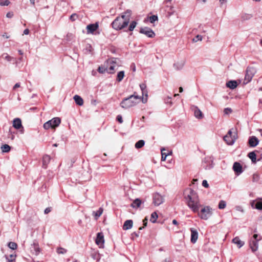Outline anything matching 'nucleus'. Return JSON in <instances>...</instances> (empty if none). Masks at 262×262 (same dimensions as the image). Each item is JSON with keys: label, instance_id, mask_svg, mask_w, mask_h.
I'll return each mask as SVG.
<instances>
[{"label": "nucleus", "instance_id": "obj_62", "mask_svg": "<svg viewBox=\"0 0 262 262\" xmlns=\"http://www.w3.org/2000/svg\"><path fill=\"white\" fill-rule=\"evenodd\" d=\"M3 36L4 37H6V38H9V36H8L7 33H4L3 35Z\"/></svg>", "mask_w": 262, "mask_h": 262}, {"label": "nucleus", "instance_id": "obj_23", "mask_svg": "<svg viewBox=\"0 0 262 262\" xmlns=\"http://www.w3.org/2000/svg\"><path fill=\"white\" fill-rule=\"evenodd\" d=\"M226 86L233 90L237 87V83L235 80H230L226 83Z\"/></svg>", "mask_w": 262, "mask_h": 262}, {"label": "nucleus", "instance_id": "obj_37", "mask_svg": "<svg viewBox=\"0 0 262 262\" xmlns=\"http://www.w3.org/2000/svg\"><path fill=\"white\" fill-rule=\"evenodd\" d=\"M92 257L94 259L96 260L97 261H99L100 259V255L99 253L94 252L92 254Z\"/></svg>", "mask_w": 262, "mask_h": 262}, {"label": "nucleus", "instance_id": "obj_5", "mask_svg": "<svg viewBox=\"0 0 262 262\" xmlns=\"http://www.w3.org/2000/svg\"><path fill=\"white\" fill-rule=\"evenodd\" d=\"M212 209L209 206H205L200 212H198V215L203 220H207L211 215Z\"/></svg>", "mask_w": 262, "mask_h": 262}, {"label": "nucleus", "instance_id": "obj_55", "mask_svg": "<svg viewBox=\"0 0 262 262\" xmlns=\"http://www.w3.org/2000/svg\"><path fill=\"white\" fill-rule=\"evenodd\" d=\"M258 237V234H254L253 237L254 238V241H257L258 242L259 240L261 239V237H260L259 238H257Z\"/></svg>", "mask_w": 262, "mask_h": 262}, {"label": "nucleus", "instance_id": "obj_16", "mask_svg": "<svg viewBox=\"0 0 262 262\" xmlns=\"http://www.w3.org/2000/svg\"><path fill=\"white\" fill-rule=\"evenodd\" d=\"M13 126L17 129L20 128H23L21 120L18 118H15L13 121Z\"/></svg>", "mask_w": 262, "mask_h": 262}, {"label": "nucleus", "instance_id": "obj_29", "mask_svg": "<svg viewBox=\"0 0 262 262\" xmlns=\"http://www.w3.org/2000/svg\"><path fill=\"white\" fill-rule=\"evenodd\" d=\"M141 204V201L139 199H135L133 203L131 204V206L133 208L139 207Z\"/></svg>", "mask_w": 262, "mask_h": 262}, {"label": "nucleus", "instance_id": "obj_46", "mask_svg": "<svg viewBox=\"0 0 262 262\" xmlns=\"http://www.w3.org/2000/svg\"><path fill=\"white\" fill-rule=\"evenodd\" d=\"M70 19L71 21H73L76 20L78 18V15L76 13L72 14L70 16Z\"/></svg>", "mask_w": 262, "mask_h": 262}, {"label": "nucleus", "instance_id": "obj_6", "mask_svg": "<svg viewBox=\"0 0 262 262\" xmlns=\"http://www.w3.org/2000/svg\"><path fill=\"white\" fill-rule=\"evenodd\" d=\"M237 137V134L235 133L234 135H232V129H230L228 134L224 137V140L228 145H232L234 143Z\"/></svg>", "mask_w": 262, "mask_h": 262}, {"label": "nucleus", "instance_id": "obj_48", "mask_svg": "<svg viewBox=\"0 0 262 262\" xmlns=\"http://www.w3.org/2000/svg\"><path fill=\"white\" fill-rule=\"evenodd\" d=\"M115 67V66L114 65L110 66V67L107 68V72L110 73H113Z\"/></svg>", "mask_w": 262, "mask_h": 262}, {"label": "nucleus", "instance_id": "obj_13", "mask_svg": "<svg viewBox=\"0 0 262 262\" xmlns=\"http://www.w3.org/2000/svg\"><path fill=\"white\" fill-rule=\"evenodd\" d=\"M194 112V116L198 119H202L203 117V115L201 111L196 106H193L191 107Z\"/></svg>", "mask_w": 262, "mask_h": 262}, {"label": "nucleus", "instance_id": "obj_33", "mask_svg": "<svg viewBox=\"0 0 262 262\" xmlns=\"http://www.w3.org/2000/svg\"><path fill=\"white\" fill-rule=\"evenodd\" d=\"M103 209L102 208H100L96 212H94L93 214L95 216L96 219H97L102 214Z\"/></svg>", "mask_w": 262, "mask_h": 262}, {"label": "nucleus", "instance_id": "obj_1", "mask_svg": "<svg viewBox=\"0 0 262 262\" xmlns=\"http://www.w3.org/2000/svg\"><path fill=\"white\" fill-rule=\"evenodd\" d=\"M185 199L187 201V205L188 207L193 212H198L201 206V204L196 192L191 188L186 189Z\"/></svg>", "mask_w": 262, "mask_h": 262}, {"label": "nucleus", "instance_id": "obj_44", "mask_svg": "<svg viewBox=\"0 0 262 262\" xmlns=\"http://www.w3.org/2000/svg\"><path fill=\"white\" fill-rule=\"evenodd\" d=\"M165 150L164 149L161 150V154H162L161 160L162 161H165L166 157L169 154H166L165 152H164L163 150Z\"/></svg>", "mask_w": 262, "mask_h": 262}, {"label": "nucleus", "instance_id": "obj_11", "mask_svg": "<svg viewBox=\"0 0 262 262\" xmlns=\"http://www.w3.org/2000/svg\"><path fill=\"white\" fill-rule=\"evenodd\" d=\"M104 242V239L103 233L101 232L98 233L96 239V244L100 247H101L103 245Z\"/></svg>", "mask_w": 262, "mask_h": 262}, {"label": "nucleus", "instance_id": "obj_31", "mask_svg": "<svg viewBox=\"0 0 262 262\" xmlns=\"http://www.w3.org/2000/svg\"><path fill=\"white\" fill-rule=\"evenodd\" d=\"M145 144V142L143 140H140L138 141L135 144V147L137 149L140 148L142 147Z\"/></svg>", "mask_w": 262, "mask_h": 262}, {"label": "nucleus", "instance_id": "obj_43", "mask_svg": "<svg viewBox=\"0 0 262 262\" xmlns=\"http://www.w3.org/2000/svg\"><path fill=\"white\" fill-rule=\"evenodd\" d=\"M140 88L142 91V95H144L145 91L146 90V85L145 83H141L140 84Z\"/></svg>", "mask_w": 262, "mask_h": 262}, {"label": "nucleus", "instance_id": "obj_63", "mask_svg": "<svg viewBox=\"0 0 262 262\" xmlns=\"http://www.w3.org/2000/svg\"><path fill=\"white\" fill-rule=\"evenodd\" d=\"M172 223H173V224L176 225L178 224V222L176 220H173L172 221Z\"/></svg>", "mask_w": 262, "mask_h": 262}, {"label": "nucleus", "instance_id": "obj_60", "mask_svg": "<svg viewBox=\"0 0 262 262\" xmlns=\"http://www.w3.org/2000/svg\"><path fill=\"white\" fill-rule=\"evenodd\" d=\"M29 33V30L28 29H26L24 31V34L25 35H28Z\"/></svg>", "mask_w": 262, "mask_h": 262}, {"label": "nucleus", "instance_id": "obj_61", "mask_svg": "<svg viewBox=\"0 0 262 262\" xmlns=\"http://www.w3.org/2000/svg\"><path fill=\"white\" fill-rule=\"evenodd\" d=\"M162 262H171V261L169 258H166Z\"/></svg>", "mask_w": 262, "mask_h": 262}, {"label": "nucleus", "instance_id": "obj_47", "mask_svg": "<svg viewBox=\"0 0 262 262\" xmlns=\"http://www.w3.org/2000/svg\"><path fill=\"white\" fill-rule=\"evenodd\" d=\"M253 182H258L259 180V176L258 174L255 173L253 175Z\"/></svg>", "mask_w": 262, "mask_h": 262}, {"label": "nucleus", "instance_id": "obj_40", "mask_svg": "<svg viewBox=\"0 0 262 262\" xmlns=\"http://www.w3.org/2000/svg\"><path fill=\"white\" fill-rule=\"evenodd\" d=\"M158 19V17L157 15H152L149 17V21L150 23H154L156 21H157Z\"/></svg>", "mask_w": 262, "mask_h": 262}, {"label": "nucleus", "instance_id": "obj_10", "mask_svg": "<svg viewBox=\"0 0 262 262\" xmlns=\"http://www.w3.org/2000/svg\"><path fill=\"white\" fill-rule=\"evenodd\" d=\"M99 27L98 23H95V24H92L88 25L86 26L87 33L88 34H93L94 31H95Z\"/></svg>", "mask_w": 262, "mask_h": 262}, {"label": "nucleus", "instance_id": "obj_25", "mask_svg": "<svg viewBox=\"0 0 262 262\" xmlns=\"http://www.w3.org/2000/svg\"><path fill=\"white\" fill-rule=\"evenodd\" d=\"M232 242L237 245V247L239 248L244 245V242L240 240L238 237H235L232 239Z\"/></svg>", "mask_w": 262, "mask_h": 262}, {"label": "nucleus", "instance_id": "obj_53", "mask_svg": "<svg viewBox=\"0 0 262 262\" xmlns=\"http://www.w3.org/2000/svg\"><path fill=\"white\" fill-rule=\"evenodd\" d=\"M13 15H14V14L12 12H9L7 13L6 17L7 18H11L13 17Z\"/></svg>", "mask_w": 262, "mask_h": 262}, {"label": "nucleus", "instance_id": "obj_64", "mask_svg": "<svg viewBox=\"0 0 262 262\" xmlns=\"http://www.w3.org/2000/svg\"><path fill=\"white\" fill-rule=\"evenodd\" d=\"M35 0H30L31 4H32L33 5H35Z\"/></svg>", "mask_w": 262, "mask_h": 262}, {"label": "nucleus", "instance_id": "obj_56", "mask_svg": "<svg viewBox=\"0 0 262 262\" xmlns=\"http://www.w3.org/2000/svg\"><path fill=\"white\" fill-rule=\"evenodd\" d=\"M117 119L120 123L123 122V119L121 115H118L117 117Z\"/></svg>", "mask_w": 262, "mask_h": 262}, {"label": "nucleus", "instance_id": "obj_4", "mask_svg": "<svg viewBox=\"0 0 262 262\" xmlns=\"http://www.w3.org/2000/svg\"><path fill=\"white\" fill-rule=\"evenodd\" d=\"M60 122L61 119L59 118L55 117L45 123L43 124V128L45 129H49L50 128H55L59 126Z\"/></svg>", "mask_w": 262, "mask_h": 262}, {"label": "nucleus", "instance_id": "obj_59", "mask_svg": "<svg viewBox=\"0 0 262 262\" xmlns=\"http://www.w3.org/2000/svg\"><path fill=\"white\" fill-rule=\"evenodd\" d=\"M20 87V84L19 83H16L13 86V89L14 90L16 89V88Z\"/></svg>", "mask_w": 262, "mask_h": 262}, {"label": "nucleus", "instance_id": "obj_36", "mask_svg": "<svg viewBox=\"0 0 262 262\" xmlns=\"http://www.w3.org/2000/svg\"><path fill=\"white\" fill-rule=\"evenodd\" d=\"M226 206V203L224 200H221L220 201L219 204V208L220 209H224Z\"/></svg>", "mask_w": 262, "mask_h": 262}, {"label": "nucleus", "instance_id": "obj_51", "mask_svg": "<svg viewBox=\"0 0 262 262\" xmlns=\"http://www.w3.org/2000/svg\"><path fill=\"white\" fill-rule=\"evenodd\" d=\"M143 96H145V99L144 98V97L142 98V102L143 103H145L147 101V96H148V95H147V91L146 90L145 91V93H144V94Z\"/></svg>", "mask_w": 262, "mask_h": 262}, {"label": "nucleus", "instance_id": "obj_7", "mask_svg": "<svg viewBox=\"0 0 262 262\" xmlns=\"http://www.w3.org/2000/svg\"><path fill=\"white\" fill-rule=\"evenodd\" d=\"M153 203L155 206H159L164 201V196L159 193L156 192L153 194Z\"/></svg>", "mask_w": 262, "mask_h": 262}, {"label": "nucleus", "instance_id": "obj_20", "mask_svg": "<svg viewBox=\"0 0 262 262\" xmlns=\"http://www.w3.org/2000/svg\"><path fill=\"white\" fill-rule=\"evenodd\" d=\"M250 247L253 252L256 251L258 249V242L255 241H251L250 242Z\"/></svg>", "mask_w": 262, "mask_h": 262}, {"label": "nucleus", "instance_id": "obj_28", "mask_svg": "<svg viewBox=\"0 0 262 262\" xmlns=\"http://www.w3.org/2000/svg\"><path fill=\"white\" fill-rule=\"evenodd\" d=\"M248 157L254 163L256 162V155L255 151H252L248 154Z\"/></svg>", "mask_w": 262, "mask_h": 262}, {"label": "nucleus", "instance_id": "obj_24", "mask_svg": "<svg viewBox=\"0 0 262 262\" xmlns=\"http://www.w3.org/2000/svg\"><path fill=\"white\" fill-rule=\"evenodd\" d=\"M73 99L75 100V103L77 105H78L79 106H81V105H83V100L82 98L80 96H78L77 95H75L74 96Z\"/></svg>", "mask_w": 262, "mask_h": 262}, {"label": "nucleus", "instance_id": "obj_35", "mask_svg": "<svg viewBox=\"0 0 262 262\" xmlns=\"http://www.w3.org/2000/svg\"><path fill=\"white\" fill-rule=\"evenodd\" d=\"M2 151L4 152H7L10 150V147L7 144H5L2 146Z\"/></svg>", "mask_w": 262, "mask_h": 262}, {"label": "nucleus", "instance_id": "obj_22", "mask_svg": "<svg viewBox=\"0 0 262 262\" xmlns=\"http://www.w3.org/2000/svg\"><path fill=\"white\" fill-rule=\"evenodd\" d=\"M251 206L253 208H255L258 210H262V202L261 201L255 202V201H253L251 203Z\"/></svg>", "mask_w": 262, "mask_h": 262}, {"label": "nucleus", "instance_id": "obj_52", "mask_svg": "<svg viewBox=\"0 0 262 262\" xmlns=\"http://www.w3.org/2000/svg\"><path fill=\"white\" fill-rule=\"evenodd\" d=\"M232 112V110L230 108H226L224 110V113L225 114H228L229 113H230Z\"/></svg>", "mask_w": 262, "mask_h": 262}, {"label": "nucleus", "instance_id": "obj_41", "mask_svg": "<svg viewBox=\"0 0 262 262\" xmlns=\"http://www.w3.org/2000/svg\"><path fill=\"white\" fill-rule=\"evenodd\" d=\"M8 246L10 249L12 250H15L17 247V244L14 242H10L8 244Z\"/></svg>", "mask_w": 262, "mask_h": 262}, {"label": "nucleus", "instance_id": "obj_2", "mask_svg": "<svg viewBox=\"0 0 262 262\" xmlns=\"http://www.w3.org/2000/svg\"><path fill=\"white\" fill-rule=\"evenodd\" d=\"M131 15V11L127 10L125 14L121 17H117L112 23V27L117 30H121L126 27L129 22Z\"/></svg>", "mask_w": 262, "mask_h": 262}, {"label": "nucleus", "instance_id": "obj_14", "mask_svg": "<svg viewBox=\"0 0 262 262\" xmlns=\"http://www.w3.org/2000/svg\"><path fill=\"white\" fill-rule=\"evenodd\" d=\"M191 242L193 244H194L196 243L198 238V232L196 230L191 228Z\"/></svg>", "mask_w": 262, "mask_h": 262}, {"label": "nucleus", "instance_id": "obj_27", "mask_svg": "<svg viewBox=\"0 0 262 262\" xmlns=\"http://www.w3.org/2000/svg\"><path fill=\"white\" fill-rule=\"evenodd\" d=\"M206 161H210L211 163L208 166H204V168L205 169H210L212 168L213 166V158L212 157H207L205 159V162H206Z\"/></svg>", "mask_w": 262, "mask_h": 262}, {"label": "nucleus", "instance_id": "obj_39", "mask_svg": "<svg viewBox=\"0 0 262 262\" xmlns=\"http://www.w3.org/2000/svg\"><path fill=\"white\" fill-rule=\"evenodd\" d=\"M137 23L136 21H133L129 26V28H128V30L130 31H132L134 30V29H135V28L136 27V25H137Z\"/></svg>", "mask_w": 262, "mask_h": 262}, {"label": "nucleus", "instance_id": "obj_45", "mask_svg": "<svg viewBox=\"0 0 262 262\" xmlns=\"http://www.w3.org/2000/svg\"><path fill=\"white\" fill-rule=\"evenodd\" d=\"M202 36L200 35H197L195 38L192 39L193 42H196L198 41H201L202 40Z\"/></svg>", "mask_w": 262, "mask_h": 262}, {"label": "nucleus", "instance_id": "obj_54", "mask_svg": "<svg viewBox=\"0 0 262 262\" xmlns=\"http://www.w3.org/2000/svg\"><path fill=\"white\" fill-rule=\"evenodd\" d=\"M202 185L205 187L208 188L209 187V185L208 184V182L206 180H203L202 182Z\"/></svg>", "mask_w": 262, "mask_h": 262}, {"label": "nucleus", "instance_id": "obj_42", "mask_svg": "<svg viewBox=\"0 0 262 262\" xmlns=\"http://www.w3.org/2000/svg\"><path fill=\"white\" fill-rule=\"evenodd\" d=\"M98 71L100 73H104L105 72H107V68H105V67H99L98 68Z\"/></svg>", "mask_w": 262, "mask_h": 262}, {"label": "nucleus", "instance_id": "obj_50", "mask_svg": "<svg viewBox=\"0 0 262 262\" xmlns=\"http://www.w3.org/2000/svg\"><path fill=\"white\" fill-rule=\"evenodd\" d=\"M10 3V2L8 0H6L4 2H1L0 5L2 6H8L9 5Z\"/></svg>", "mask_w": 262, "mask_h": 262}, {"label": "nucleus", "instance_id": "obj_15", "mask_svg": "<svg viewBox=\"0 0 262 262\" xmlns=\"http://www.w3.org/2000/svg\"><path fill=\"white\" fill-rule=\"evenodd\" d=\"M233 169L237 175L241 174L243 172V168L241 164L238 162H235L233 164Z\"/></svg>", "mask_w": 262, "mask_h": 262}, {"label": "nucleus", "instance_id": "obj_30", "mask_svg": "<svg viewBox=\"0 0 262 262\" xmlns=\"http://www.w3.org/2000/svg\"><path fill=\"white\" fill-rule=\"evenodd\" d=\"M124 77V71H120L117 74V80L118 82H120L123 79Z\"/></svg>", "mask_w": 262, "mask_h": 262}, {"label": "nucleus", "instance_id": "obj_8", "mask_svg": "<svg viewBox=\"0 0 262 262\" xmlns=\"http://www.w3.org/2000/svg\"><path fill=\"white\" fill-rule=\"evenodd\" d=\"M140 33L143 34L149 38H153L155 36V33L153 30L148 27L141 28Z\"/></svg>", "mask_w": 262, "mask_h": 262}, {"label": "nucleus", "instance_id": "obj_17", "mask_svg": "<svg viewBox=\"0 0 262 262\" xmlns=\"http://www.w3.org/2000/svg\"><path fill=\"white\" fill-rule=\"evenodd\" d=\"M253 17L252 14L247 13H242L241 14V19L242 21H245L250 20Z\"/></svg>", "mask_w": 262, "mask_h": 262}, {"label": "nucleus", "instance_id": "obj_9", "mask_svg": "<svg viewBox=\"0 0 262 262\" xmlns=\"http://www.w3.org/2000/svg\"><path fill=\"white\" fill-rule=\"evenodd\" d=\"M255 72V69L253 68H247L245 75V80L249 82L252 78Z\"/></svg>", "mask_w": 262, "mask_h": 262}, {"label": "nucleus", "instance_id": "obj_18", "mask_svg": "<svg viewBox=\"0 0 262 262\" xmlns=\"http://www.w3.org/2000/svg\"><path fill=\"white\" fill-rule=\"evenodd\" d=\"M51 160V157L48 155L43 156L42 158V166L43 168H46L48 164Z\"/></svg>", "mask_w": 262, "mask_h": 262}, {"label": "nucleus", "instance_id": "obj_57", "mask_svg": "<svg viewBox=\"0 0 262 262\" xmlns=\"http://www.w3.org/2000/svg\"><path fill=\"white\" fill-rule=\"evenodd\" d=\"M235 209L238 211L243 212L244 211L243 208L239 206H236Z\"/></svg>", "mask_w": 262, "mask_h": 262}, {"label": "nucleus", "instance_id": "obj_34", "mask_svg": "<svg viewBox=\"0 0 262 262\" xmlns=\"http://www.w3.org/2000/svg\"><path fill=\"white\" fill-rule=\"evenodd\" d=\"M56 252L59 254H64L67 253V250L62 247H58L57 248Z\"/></svg>", "mask_w": 262, "mask_h": 262}, {"label": "nucleus", "instance_id": "obj_38", "mask_svg": "<svg viewBox=\"0 0 262 262\" xmlns=\"http://www.w3.org/2000/svg\"><path fill=\"white\" fill-rule=\"evenodd\" d=\"M16 257V255L15 254H10L9 256H6V259L8 260L9 262H12L13 261Z\"/></svg>", "mask_w": 262, "mask_h": 262}, {"label": "nucleus", "instance_id": "obj_26", "mask_svg": "<svg viewBox=\"0 0 262 262\" xmlns=\"http://www.w3.org/2000/svg\"><path fill=\"white\" fill-rule=\"evenodd\" d=\"M31 248L32 249V251L33 254H34L35 255H38L39 253L40 252V248L38 244L34 243L32 245Z\"/></svg>", "mask_w": 262, "mask_h": 262}, {"label": "nucleus", "instance_id": "obj_19", "mask_svg": "<svg viewBox=\"0 0 262 262\" xmlns=\"http://www.w3.org/2000/svg\"><path fill=\"white\" fill-rule=\"evenodd\" d=\"M185 61L184 60H181L174 63L173 64V67L175 69L177 70H180L183 68V67L185 66Z\"/></svg>", "mask_w": 262, "mask_h": 262}, {"label": "nucleus", "instance_id": "obj_21", "mask_svg": "<svg viewBox=\"0 0 262 262\" xmlns=\"http://www.w3.org/2000/svg\"><path fill=\"white\" fill-rule=\"evenodd\" d=\"M133 222L132 220H126L123 225V228L124 230H128L133 227Z\"/></svg>", "mask_w": 262, "mask_h": 262}, {"label": "nucleus", "instance_id": "obj_3", "mask_svg": "<svg viewBox=\"0 0 262 262\" xmlns=\"http://www.w3.org/2000/svg\"><path fill=\"white\" fill-rule=\"evenodd\" d=\"M141 97L138 95L133 94L127 98H124L120 103V106L123 108L127 109L134 106L140 101Z\"/></svg>", "mask_w": 262, "mask_h": 262}, {"label": "nucleus", "instance_id": "obj_12", "mask_svg": "<svg viewBox=\"0 0 262 262\" xmlns=\"http://www.w3.org/2000/svg\"><path fill=\"white\" fill-rule=\"evenodd\" d=\"M248 143L250 147H254L258 144L259 140L255 136H252L249 138Z\"/></svg>", "mask_w": 262, "mask_h": 262}, {"label": "nucleus", "instance_id": "obj_32", "mask_svg": "<svg viewBox=\"0 0 262 262\" xmlns=\"http://www.w3.org/2000/svg\"><path fill=\"white\" fill-rule=\"evenodd\" d=\"M158 217V214L156 212H152L151 214L150 221L153 223H156Z\"/></svg>", "mask_w": 262, "mask_h": 262}, {"label": "nucleus", "instance_id": "obj_58", "mask_svg": "<svg viewBox=\"0 0 262 262\" xmlns=\"http://www.w3.org/2000/svg\"><path fill=\"white\" fill-rule=\"evenodd\" d=\"M51 211V208H47L45 211H44V213L45 214H48V213H49L50 211Z\"/></svg>", "mask_w": 262, "mask_h": 262}, {"label": "nucleus", "instance_id": "obj_49", "mask_svg": "<svg viewBox=\"0 0 262 262\" xmlns=\"http://www.w3.org/2000/svg\"><path fill=\"white\" fill-rule=\"evenodd\" d=\"M3 56L4 58L8 61H10L13 59L12 57L10 56L7 54H4L3 55Z\"/></svg>", "mask_w": 262, "mask_h": 262}]
</instances>
